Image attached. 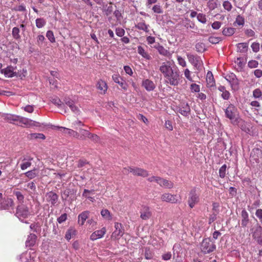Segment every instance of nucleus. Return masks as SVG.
<instances>
[{"instance_id":"f257e3e1","label":"nucleus","mask_w":262,"mask_h":262,"mask_svg":"<svg viewBox=\"0 0 262 262\" xmlns=\"http://www.w3.org/2000/svg\"><path fill=\"white\" fill-rule=\"evenodd\" d=\"M216 249L214 241L210 238H206L203 240L200 245V249L204 254H208L213 252Z\"/></svg>"},{"instance_id":"f03ea898","label":"nucleus","mask_w":262,"mask_h":262,"mask_svg":"<svg viewBox=\"0 0 262 262\" xmlns=\"http://www.w3.org/2000/svg\"><path fill=\"white\" fill-rule=\"evenodd\" d=\"M186 56L188 61L192 64L194 69L198 71H201L203 67V62L201 57L190 53H187Z\"/></svg>"},{"instance_id":"7ed1b4c3","label":"nucleus","mask_w":262,"mask_h":262,"mask_svg":"<svg viewBox=\"0 0 262 262\" xmlns=\"http://www.w3.org/2000/svg\"><path fill=\"white\" fill-rule=\"evenodd\" d=\"M165 78H166V82L171 85L177 86L180 83V76L178 70H173L170 73V74H168Z\"/></svg>"},{"instance_id":"20e7f679","label":"nucleus","mask_w":262,"mask_h":262,"mask_svg":"<svg viewBox=\"0 0 262 262\" xmlns=\"http://www.w3.org/2000/svg\"><path fill=\"white\" fill-rule=\"evenodd\" d=\"M225 116L232 122L236 121L238 112L236 107L232 104H230L225 110Z\"/></svg>"},{"instance_id":"39448f33","label":"nucleus","mask_w":262,"mask_h":262,"mask_svg":"<svg viewBox=\"0 0 262 262\" xmlns=\"http://www.w3.org/2000/svg\"><path fill=\"white\" fill-rule=\"evenodd\" d=\"M200 201L199 194L195 188L191 189L189 194L188 198V204L190 208H193Z\"/></svg>"},{"instance_id":"423d86ee","label":"nucleus","mask_w":262,"mask_h":262,"mask_svg":"<svg viewBox=\"0 0 262 262\" xmlns=\"http://www.w3.org/2000/svg\"><path fill=\"white\" fill-rule=\"evenodd\" d=\"M162 201L175 204L180 203L181 201L180 197H178L177 195L172 194L169 193H163L161 197Z\"/></svg>"},{"instance_id":"0eeeda50","label":"nucleus","mask_w":262,"mask_h":262,"mask_svg":"<svg viewBox=\"0 0 262 262\" xmlns=\"http://www.w3.org/2000/svg\"><path fill=\"white\" fill-rule=\"evenodd\" d=\"M252 234L253 239L262 246V227L259 225L255 227Z\"/></svg>"},{"instance_id":"6e6552de","label":"nucleus","mask_w":262,"mask_h":262,"mask_svg":"<svg viewBox=\"0 0 262 262\" xmlns=\"http://www.w3.org/2000/svg\"><path fill=\"white\" fill-rule=\"evenodd\" d=\"M173 70L171 64L169 61L163 62L159 67V71L163 74L164 77L170 74Z\"/></svg>"},{"instance_id":"1a4fd4ad","label":"nucleus","mask_w":262,"mask_h":262,"mask_svg":"<svg viewBox=\"0 0 262 262\" xmlns=\"http://www.w3.org/2000/svg\"><path fill=\"white\" fill-rule=\"evenodd\" d=\"M18 121L21 124L25 125L27 127H30L33 126H40V123L30 119L19 116Z\"/></svg>"},{"instance_id":"9d476101","label":"nucleus","mask_w":262,"mask_h":262,"mask_svg":"<svg viewBox=\"0 0 262 262\" xmlns=\"http://www.w3.org/2000/svg\"><path fill=\"white\" fill-rule=\"evenodd\" d=\"M16 68V66H8L6 68L2 69L1 70V73L4 74L6 77L11 78L17 75V72L14 71Z\"/></svg>"},{"instance_id":"9b49d317","label":"nucleus","mask_w":262,"mask_h":262,"mask_svg":"<svg viewBox=\"0 0 262 262\" xmlns=\"http://www.w3.org/2000/svg\"><path fill=\"white\" fill-rule=\"evenodd\" d=\"M115 230L113 232L111 237L117 239L122 236L124 233V230L121 223H115Z\"/></svg>"},{"instance_id":"f8f14e48","label":"nucleus","mask_w":262,"mask_h":262,"mask_svg":"<svg viewBox=\"0 0 262 262\" xmlns=\"http://www.w3.org/2000/svg\"><path fill=\"white\" fill-rule=\"evenodd\" d=\"M46 198L47 201L53 206H55L57 204L58 200V195L53 191H50L47 193Z\"/></svg>"},{"instance_id":"ddd939ff","label":"nucleus","mask_w":262,"mask_h":262,"mask_svg":"<svg viewBox=\"0 0 262 262\" xmlns=\"http://www.w3.org/2000/svg\"><path fill=\"white\" fill-rule=\"evenodd\" d=\"M16 214L19 220H21V217H27L29 215V211L28 207L24 205L19 206L17 209Z\"/></svg>"},{"instance_id":"4468645a","label":"nucleus","mask_w":262,"mask_h":262,"mask_svg":"<svg viewBox=\"0 0 262 262\" xmlns=\"http://www.w3.org/2000/svg\"><path fill=\"white\" fill-rule=\"evenodd\" d=\"M140 217L143 220H147L151 216L150 208L146 206H142L140 211Z\"/></svg>"},{"instance_id":"2eb2a0df","label":"nucleus","mask_w":262,"mask_h":262,"mask_svg":"<svg viewBox=\"0 0 262 262\" xmlns=\"http://www.w3.org/2000/svg\"><path fill=\"white\" fill-rule=\"evenodd\" d=\"M106 232V229L105 227H103L100 230H96L92 233L90 237V239L94 241L101 238L103 237Z\"/></svg>"},{"instance_id":"dca6fc26","label":"nucleus","mask_w":262,"mask_h":262,"mask_svg":"<svg viewBox=\"0 0 262 262\" xmlns=\"http://www.w3.org/2000/svg\"><path fill=\"white\" fill-rule=\"evenodd\" d=\"M54 128L58 129L62 133L69 135L70 136L78 138L79 136V134L76 131L64 127L56 126H54Z\"/></svg>"},{"instance_id":"f3484780","label":"nucleus","mask_w":262,"mask_h":262,"mask_svg":"<svg viewBox=\"0 0 262 262\" xmlns=\"http://www.w3.org/2000/svg\"><path fill=\"white\" fill-rule=\"evenodd\" d=\"M141 85L148 92L152 91L156 88V84L149 79H143Z\"/></svg>"},{"instance_id":"a211bd4d","label":"nucleus","mask_w":262,"mask_h":262,"mask_svg":"<svg viewBox=\"0 0 262 262\" xmlns=\"http://www.w3.org/2000/svg\"><path fill=\"white\" fill-rule=\"evenodd\" d=\"M96 88L99 91V93L102 95L105 94L107 90L106 83L102 80H98L96 84Z\"/></svg>"},{"instance_id":"6ab92c4d","label":"nucleus","mask_w":262,"mask_h":262,"mask_svg":"<svg viewBox=\"0 0 262 262\" xmlns=\"http://www.w3.org/2000/svg\"><path fill=\"white\" fill-rule=\"evenodd\" d=\"M249 223V214L245 209L241 212V225L243 227H246Z\"/></svg>"},{"instance_id":"aec40b11","label":"nucleus","mask_w":262,"mask_h":262,"mask_svg":"<svg viewBox=\"0 0 262 262\" xmlns=\"http://www.w3.org/2000/svg\"><path fill=\"white\" fill-rule=\"evenodd\" d=\"M225 79L229 82L232 87L237 86L238 84L236 75L233 73L227 74L225 76Z\"/></svg>"},{"instance_id":"412c9836","label":"nucleus","mask_w":262,"mask_h":262,"mask_svg":"<svg viewBox=\"0 0 262 262\" xmlns=\"http://www.w3.org/2000/svg\"><path fill=\"white\" fill-rule=\"evenodd\" d=\"M13 205V202L11 199H3L0 202V209H8Z\"/></svg>"},{"instance_id":"4be33fe9","label":"nucleus","mask_w":262,"mask_h":262,"mask_svg":"<svg viewBox=\"0 0 262 262\" xmlns=\"http://www.w3.org/2000/svg\"><path fill=\"white\" fill-rule=\"evenodd\" d=\"M179 112L184 116H188L190 112V108L188 103H182Z\"/></svg>"},{"instance_id":"5701e85b","label":"nucleus","mask_w":262,"mask_h":262,"mask_svg":"<svg viewBox=\"0 0 262 262\" xmlns=\"http://www.w3.org/2000/svg\"><path fill=\"white\" fill-rule=\"evenodd\" d=\"M112 78L114 82L118 83L123 89H127V85L126 82L119 75L117 74H114L113 75Z\"/></svg>"},{"instance_id":"b1692460","label":"nucleus","mask_w":262,"mask_h":262,"mask_svg":"<svg viewBox=\"0 0 262 262\" xmlns=\"http://www.w3.org/2000/svg\"><path fill=\"white\" fill-rule=\"evenodd\" d=\"M133 174L134 176L142 177H146L149 175L147 170L138 167H133Z\"/></svg>"},{"instance_id":"393cba45","label":"nucleus","mask_w":262,"mask_h":262,"mask_svg":"<svg viewBox=\"0 0 262 262\" xmlns=\"http://www.w3.org/2000/svg\"><path fill=\"white\" fill-rule=\"evenodd\" d=\"M90 212L89 211H84L80 213L78 216V223L80 225H83L86 219L89 218Z\"/></svg>"},{"instance_id":"a878e982","label":"nucleus","mask_w":262,"mask_h":262,"mask_svg":"<svg viewBox=\"0 0 262 262\" xmlns=\"http://www.w3.org/2000/svg\"><path fill=\"white\" fill-rule=\"evenodd\" d=\"M37 236L34 234H30L28 236L26 241V246L28 247H32L34 246L36 243Z\"/></svg>"},{"instance_id":"bb28decb","label":"nucleus","mask_w":262,"mask_h":262,"mask_svg":"<svg viewBox=\"0 0 262 262\" xmlns=\"http://www.w3.org/2000/svg\"><path fill=\"white\" fill-rule=\"evenodd\" d=\"M2 117L4 119L11 123H13L14 122L18 121V119L19 118V116L10 114H4L2 115Z\"/></svg>"},{"instance_id":"cd10ccee","label":"nucleus","mask_w":262,"mask_h":262,"mask_svg":"<svg viewBox=\"0 0 262 262\" xmlns=\"http://www.w3.org/2000/svg\"><path fill=\"white\" fill-rule=\"evenodd\" d=\"M238 123L239 126L243 131L246 133H249L250 132L251 125L250 123L247 122L242 120H241V121H239Z\"/></svg>"},{"instance_id":"c85d7f7f","label":"nucleus","mask_w":262,"mask_h":262,"mask_svg":"<svg viewBox=\"0 0 262 262\" xmlns=\"http://www.w3.org/2000/svg\"><path fill=\"white\" fill-rule=\"evenodd\" d=\"M158 184L161 187L166 188H171L173 186V183L172 182L163 179L161 178H160V181L158 182Z\"/></svg>"},{"instance_id":"c756f323","label":"nucleus","mask_w":262,"mask_h":262,"mask_svg":"<svg viewBox=\"0 0 262 262\" xmlns=\"http://www.w3.org/2000/svg\"><path fill=\"white\" fill-rule=\"evenodd\" d=\"M77 230L74 227H70L66 232L65 238L67 241H70L71 238L76 235Z\"/></svg>"},{"instance_id":"7c9ffc66","label":"nucleus","mask_w":262,"mask_h":262,"mask_svg":"<svg viewBox=\"0 0 262 262\" xmlns=\"http://www.w3.org/2000/svg\"><path fill=\"white\" fill-rule=\"evenodd\" d=\"M66 104L69 106L71 108V111L76 115H79L80 113V111L78 106L75 105L74 103L72 101H68L66 102Z\"/></svg>"},{"instance_id":"2f4dec72","label":"nucleus","mask_w":262,"mask_h":262,"mask_svg":"<svg viewBox=\"0 0 262 262\" xmlns=\"http://www.w3.org/2000/svg\"><path fill=\"white\" fill-rule=\"evenodd\" d=\"M20 259L22 262H34L30 253L25 252L20 256Z\"/></svg>"},{"instance_id":"473e14b6","label":"nucleus","mask_w":262,"mask_h":262,"mask_svg":"<svg viewBox=\"0 0 262 262\" xmlns=\"http://www.w3.org/2000/svg\"><path fill=\"white\" fill-rule=\"evenodd\" d=\"M206 81L207 83V85L209 87H212L214 86L215 84V81L214 79V77L213 74L211 72L208 71L206 75Z\"/></svg>"},{"instance_id":"72a5a7b5","label":"nucleus","mask_w":262,"mask_h":262,"mask_svg":"<svg viewBox=\"0 0 262 262\" xmlns=\"http://www.w3.org/2000/svg\"><path fill=\"white\" fill-rule=\"evenodd\" d=\"M237 51L241 53H246L248 48V43L247 42L238 43L236 45Z\"/></svg>"},{"instance_id":"f704fd0d","label":"nucleus","mask_w":262,"mask_h":262,"mask_svg":"<svg viewBox=\"0 0 262 262\" xmlns=\"http://www.w3.org/2000/svg\"><path fill=\"white\" fill-rule=\"evenodd\" d=\"M136 28L145 31V32H149V25H146L144 21H142L139 23H138L137 25H136Z\"/></svg>"},{"instance_id":"c9c22d12","label":"nucleus","mask_w":262,"mask_h":262,"mask_svg":"<svg viewBox=\"0 0 262 262\" xmlns=\"http://www.w3.org/2000/svg\"><path fill=\"white\" fill-rule=\"evenodd\" d=\"M100 213L104 220L107 221H111L112 220V215L108 210L106 209H102Z\"/></svg>"},{"instance_id":"e433bc0d","label":"nucleus","mask_w":262,"mask_h":262,"mask_svg":"<svg viewBox=\"0 0 262 262\" xmlns=\"http://www.w3.org/2000/svg\"><path fill=\"white\" fill-rule=\"evenodd\" d=\"M28 138L30 140L34 139H42L44 140L46 138L45 136L41 133H32L28 136Z\"/></svg>"},{"instance_id":"4c0bfd02","label":"nucleus","mask_w":262,"mask_h":262,"mask_svg":"<svg viewBox=\"0 0 262 262\" xmlns=\"http://www.w3.org/2000/svg\"><path fill=\"white\" fill-rule=\"evenodd\" d=\"M155 48L158 50L159 54L162 55L168 56L170 54L169 52L165 49L162 46L158 45L157 46L155 47Z\"/></svg>"},{"instance_id":"58836bf2","label":"nucleus","mask_w":262,"mask_h":262,"mask_svg":"<svg viewBox=\"0 0 262 262\" xmlns=\"http://www.w3.org/2000/svg\"><path fill=\"white\" fill-rule=\"evenodd\" d=\"M32 159H33L32 158H30L27 161H26L27 160L24 158L23 160V162L20 164L21 169L24 170L30 167L32 164L31 161Z\"/></svg>"},{"instance_id":"ea45409f","label":"nucleus","mask_w":262,"mask_h":262,"mask_svg":"<svg viewBox=\"0 0 262 262\" xmlns=\"http://www.w3.org/2000/svg\"><path fill=\"white\" fill-rule=\"evenodd\" d=\"M138 53L146 59L149 60L151 58L150 56L145 52L143 48L141 46L138 47Z\"/></svg>"},{"instance_id":"a19ab883","label":"nucleus","mask_w":262,"mask_h":262,"mask_svg":"<svg viewBox=\"0 0 262 262\" xmlns=\"http://www.w3.org/2000/svg\"><path fill=\"white\" fill-rule=\"evenodd\" d=\"M19 33L20 30L18 27H14L12 29V35L15 39L19 40L20 39V35Z\"/></svg>"},{"instance_id":"79ce46f5","label":"nucleus","mask_w":262,"mask_h":262,"mask_svg":"<svg viewBox=\"0 0 262 262\" xmlns=\"http://www.w3.org/2000/svg\"><path fill=\"white\" fill-rule=\"evenodd\" d=\"M207 6L210 10H214V9L217 8L218 6V1L210 0L207 3Z\"/></svg>"},{"instance_id":"37998d69","label":"nucleus","mask_w":262,"mask_h":262,"mask_svg":"<svg viewBox=\"0 0 262 262\" xmlns=\"http://www.w3.org/2000/svg\"><path fill=\"white\" fill-rule=\"evenodd\" d=\"M36 169H34L33 170L28 171L24 173V174L30 179H32L37 176V173L36 172Z\"/></svg>"},{"instance_id":"c03bdc74","label":"nucleus","mask_w":262,"mask_h":262,"mask_svg":"<svg viewBox=\"0 0 262 262\" xmlns=\"http://www.w3.org/2000/svg\"><path fill=\"white\" fill-rule=\"evenodd\" d=\"M195 49L198 52H204L206 50L205 45L203 42H198L195 45Z\"/></svg>"},{"instance_id":"a18cd8bd","label":"nucleus","mask_w":262,"mask_h":262,"mask_svg":"<svg viewBox=\"0 0 262 262\" xmlns=\"http://www.w3.org/2000/svg\"><path fill=\"white\" fill-rule=\"evenodd\" d=\"M46 21L42 18H38L36 19V26L38 28H41L45 26Z\"/></svg>"},{"instance_id":"49530a36","label":"nucleus","mask_w":262,"mask_h":262,"mask_svg":"<svg viewBox=\"0 0 262 262\" xmlns=\"http://www.w3.org/2000/svg\"><path fill=\"white\" fill-rule=\"evenodd\" d=\"M91 193V191H90L88 189H84L82 193V196L85 198L88 199L90 201L92 202L95 201V199L93 197H91L90 196V194Z\"/></svg>"},{"instance_id":"de8ad7c7","label":"nucleus","mask_w":262,"mask_h":262,"mask_svg":"<svg viewBox=\"0 0 262 262\" xmlns=\"http://www.w3.org/2000/svg\"><path fill=\"white\" fill-rule=\"evenodd\" d=\"M223 34L225 36H231L234 33V29L232 28H226L223 30Z\"/></svg>"},{"instance_id":"09e8293b","label":"nucleus","mask_w":262,"mask_h":262,"mask_svg":"<svg viewBox=\"0 0 262 262\" xmlns=\"http://www.w3.org/2000/svg\"><path fill=\"white\" fill-rule=\"evenodd\" d=\"M152 10L154 13L158 14H161L163 13L162 8L159 4L155 5L152 8Z\"/></svg>"},{"instance_id":"8fccbe9b","label":"nucleus","mask_w":262,"mask_h":262,"mask_svg":"<svg viewBox=\"0 0 262 262\" xmlns=\"http://www.w3.org/2000/svg\"><path fill=\"white\" fill-rule=\"evenodd\" d=\"M197 19L199 22L202 24H206L207 22L206 15L203 13H199L197 15Z\"/></svg>"},{"instance_id":"3c124183","label":"nucleus","mask_w":262,"mask_h":262,"mask_svg":"<svg viewBox=\"0 0 262 262\" xmlns=\"http://www.w3.org/2000/svg\"><path fill=\"white\" fill-rule=\"evenodd\" d=\"M79 132L81 134V138L83 139H85V138L86 137L89 138L91 133L89 132L88 130L84 129H80Z\"/></svg>"},{"instance_id":"603ef678","label":"nucleus","mask_w":262,"mask_h":262,"mask_svg":"<svg viewBox=\"0 0 262 262\" xmlns=\"http://www.w3.org/2000/svg\"><path fill=\"white\" fill-rule=\"evenodd\" d=\"M226 165L224 164L219 169V176L221 178H225L226 171Z\"/></svg>"},{"instance_id":"864d4df0","label":"nucleus","mask_w":262,"mask_h":262,"mask_svg":"<svg viewBox=\"0 0 262 262\" xmlns=\"http://www.w3.org/2000/svg\"><path fill=\"white\" fill-rule=\"evenodd\" d=\"M258 66V62L255 60H251L248 62V67L250 69L256 68Z\"/></svg>"},{"instance_id":"5fc2aeb1","label":"nucleus","mask_w":262,"mask_h":262,"mask_svg":"<svg viewBox=\"0 0 262 262\" xmlns=\"http://www.w3.org/2000/svg\"><path fill=\"white\" fill-rule=\"evenodd\" d=\"M46 36L51 42H55V38L52 31H48L46 33Z\"/></svg>"},{"instance_id":"6e6d98bb","label":"nucleus","mask_w":262,"mask_h":262,"mask_svg":"<svg viewBox=\"0 0 262 262\" xmlns=\"http://www.w3.org/2000/svg\"><path fill=\"white\" fill-rule=\"evenodd\" d=\"M184 74L185 78L190 81H193L192 77L191 76V72L188 69H186L184 71Z\"/></svg>"},{"instance_id":"4d7b16f0","label":"nucleus","mask_w":262,"mask_h":262,"mask_svg":"<svg viewBox=\"0 0 262 262\" xmlns=\"http://www.w3.org/2000/svg\"><path fill=\"white\" fill-rule=\"evenodd\" d=\"M221 40V38L217 37L210 36L208 38V41L212 44L218 43Z\"/></svg>"},{"instance_id":"13d9d810","label":"nucleus","mask_w":262,"mask_h":262,"mask_svg":"<svg viewBox=\"0 0 262 262\" xmlns=\"http://www.w3.org/2000/svg\"><path fill=\"white\" fill-rule=\"evenodd\" d=\"M190 89L192 92H199L200 91V85L195 83H192L190 85Z\"/></svg>"},{"instance_id":"bf43d9fd","label":"nucleus","mask_w":262,"mask_h":262,"mask_svg":"<svg viewBox=\"0 0 262 262\" xmlns=\"http://www.w3.org/2000/svg\"><path fill=\"white\" fill-rule=\"evenodd\" d=\"M177 60H178V64L183 67H185L186 66V62L184 58H183V57H182L181 56H177Z\"/></svg>"},{"instance_id":"052dcab7","label":"nucleus","mask_w":262,"mask_h":262,"mask_svg":"<svg viewBox=\"0 0 262 262\" xmlns=\"http://www.w3.org/2000/svg\"><path fill=\"white\" fill-rule=\"evenodd\" d=\"M251 47L252 48V51L255 52L257 53L259 51V43L258 42H253L252 43Z\"/></svg>"},{"instance_id":"680f3d73","label":"nucleus","mask_w":262,"mask_h":262,"mask_svg":"<svg viewBox=\"0 0 262 262\" xmlns=\"http://www.w3.org/2000/svg\"><path fill=\"white\" fill-rule=\"evenodd\" d=\"M244 18L242 16L238 15L234 23L237 24L238 26H243L244 24Z\"/></svg>"},{"instance_id":"e2e57ef3","label":"nucleus","mask_w":262,"mask_h":262,"mask_svg":"<svg viewBox=\"0 0 262 262\" xmlns=\"http://www.w3.org/2000/svg\"><path fill=\"white\" fill-rule=\"evenodd\" d=\"M261 95L262 93L259 89H256L253 91V96L255 98H260Z\"/></svg>"},{"instance_id":"0e129e2a","label":"nucleus","mask_w":262,"mask_h":262,"mask_svg":"<svg viewBox=\"0 0 262 262\" xmlns=\"http://www.w3.org/2000/svg\"><path fill=\"white\" fill-rule=\"evenodd\" d=\"M255 215L258 219L262 225V209H257L255 212Z\"/></svg>"},{"instance_id":"69168bd1","label":"nucleus","mask_w":262,"mask_h":262,"mask_svg":"<svg viewBox=\"0 0 262 262\" xmlns=\"http://www.w3.org/2000/svg\"><path fill=\"white\" fill-rule=\"evenodd\" d=\"M223 5L224 9L227 10L228 11H230L232 8L231 3L228 1H225L223 3Z\"/></svg>"},{"instance_id":"338daca9","label":"nucleus","mask_w":262,"mask_h":262,"mask_svg":"<svg viewBox=\"0 0 262 262\" xmlns=\"http://www.w3.org/2000/svg\"><path fill=\"white\" fill-rule=\"evenodd\" d=\"M116 34L119 37H122L125 34V31L121 28H117L116 29Z\"/></svg>"},{"instance_id":"774afa93","label":"nucleus","mask_w":262,"mask_h":262,"mask_svg":"<svg viewBox=\"0 0 262 262\" xmlns=\"http://www.w3.org/2000/svg\"><path fill=\"white\" fill-rule=\"evenodd\" d=\"M27 71L26 69H23L22 71L17 72V75L16 76L19 77L21 79L25 78L27 75Z\"/></svg>"}]
</instances>
